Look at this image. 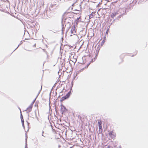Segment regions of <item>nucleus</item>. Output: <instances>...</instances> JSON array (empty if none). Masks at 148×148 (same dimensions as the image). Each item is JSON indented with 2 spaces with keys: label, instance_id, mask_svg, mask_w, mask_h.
<instances>
[{
  "label": "nucleus",
  "instance_id": "f8f14e48",
  "mask_svg": "<svg viewBox=\"0 0 148 148\" xmlns=\"http://www.w3.org/2000/svg\"><path fill=\"white\" fill-rule=\"evenodd\" d=\"M93 15L92 14H91L89 15V18L91 19L93 17Z\"/></svg>",
  "mask_w": 148,
  "mask_h": 148
},
{
  "label": "nucleus",
  "instance_id": "20e7f679",
  "mask_svg": "<svg viewBox=\"0 0 148 148\" xmlns=\"http://www.w3.org/2000/svg\"><path fill=\"white\" fill-rule=\"evenodd\" d=\"M61 112L63 113L64 112H65L67 111V109L62 104L61 105Z\"/></svg>",
  "mask_w": 148,
  "mask_h": 148
},
{
  "label": "nucleus",
  "instance_id": "9d476101",
  "mask_svg": "<svg viewBox=\"0 0 148 148\" xmlns=\"http://www.w3.org/2000/svg\"><path fill=\"white\" fill-rule=\"evenodd\" d=\"M70 95L69 94V93H67L66 95L65 96V97H66L67 99L70 96Z\"/></svg>",
  "mask_w": 148,
  "mask_h": 148
},
{
  "label": "nucleus",
  "instance_id": "c85d7f7f",
  "mask_svg": "<svg viewBox=\"0 0 148 148\" xmlns=\"http://www.w3.org/2000/svg\"><path fill=\"white\" fill-rule=\"evenodd\" d=\"M71 91H69L68 93H69V94H70H70H71Z\"/></svg>",
  "mask_w": 148,
  "mask_h": 148
},
{
  "label": "nucleus",
  "instance_id": "b1692460",
  "mask_svg": "<svg viewBox=\"0 0 148 148\" xmlns=\"http://www.w3.org/2000/svg\"><path fill=\"white\" fill-rule=\"evenodd\" d=\"M21 43H20V44H19V45H18V46L17 47V48H16V49L14 50V51H15V50H16V49H17L18 47L20 45H21Z\"/></svg>",
  "mask_w": 148,
  "mask_h": 148
},
{
  "label": "nucleus",
  "instance_id": "aec40b11",
  "mask_svg": "<svg viewBox=\"0 0 148 148\" xmlns=\"http://www.w3.org/2000/svg\"><path fill=\"white\" fill-rule=\"evenodd\" d=\"M99 130H102V125L99 126Z\"/></svg>",
  "mask_w": 148,
  "mask_h": 148
},
{
  "label": "nucleus",
  "instance_id": "39448f33",
  "mask_svg": "<svg viewBox=\"0 0 148 148\" xmlns=\"http://www.w3.org/2000/svg\"><path fill=\"white\" fill-rule=\"evenodd\" d=\"M115 134L113 131H110L108 134L112 138H114L115 137Z\"/></svg>",
  "mask_w": 148,
  "mask_h": 148
},
{
  "label": "nucleus",
  "instance_id": "4be33fe9",
  "mask_svg": "<svg viewBox=\"0 0 148 148\" xmlns=\"http://www.w3.org/2000/svg\"><path fill=\"white\" fill-rule=\"evenodd\" d=\"M90 63L87 64V65L84 68H87L88 66H89Z\"/></svg>",
  "mask_w": 148,
  "mask_h": 148
},
{
  "label": "nucleus",
  "instance_id": "a211bd4d",
  "mask_svg": "<svg viewBox=\"0 0 148 148\" xmlns=\"http://www.w3.org/2000/svg\"><path fill=\"white\" fill-rule=\"evenodd\" d=\"M22 122V126L23 127V128L24 129H25V126H24V122Z\"/></svg>",
  "mask_w": 148,
  "mask_h": 148
},
{
  "label": "nucleus",
  "instance_id": "58836bf2",
  "mask_svg": "<svg viewBox=\"0 0 148 148\" xmlns=\"http://www.w3.org/2000/svg\"><path fill=\"white\" fill-rule=\"evenodd\" d=\"M60 0V1H61V0Z\"/></svg>",
  "mask_w": 148,
  "mask_h": 148
},
{
  "label": "nucleus",
  "instance_id": "6ab92c4d",
  "mask_svg": "<svg viewBox=\"0 0 148 148\" xmlns=\"http://www.w3.org/2000/svg\"><path fill=\"white\" fill-rule=\"evenodd\" d=\"M102 132V130H99V134H101Z\"/></svg>",
  "mask_w": 148,
  "mask_h": 148
},
{
  "label": "nucleus",
  "instance_id": "1a4fd4ad",
  "mask_svg": "<svg viewBox=\"0 0 148 148\" xmlns=\"http://www.w3.org/2000/svg\"><path fill=\"white\" fill-rule=\"evenodd\" d=\"M67 98L66 97H65V96H64L63 97H62L60 99V101L61 102L63 101L64 100L66 99Z\"/></svg>",
  "mask_w": 148,
  "mask_h": 148
},
{
  "label": "nucleus",
  "instance_id": "a878e982",
  "mask_svg": "<svg viewBox=\"0 0 148 148\" xmlns=\"http://www.w3.org/2000/svg\"><path fill=\"white\" fill-rule=\"evenodd\" d=\"M44 51L45 52V53L47 55H48L47 52V51Z\"/></svg>",
  "mask_w": 148,
  "mask_h": 148
},
{
  "label": "nucleus",
  "instance_id": "5701e85b",
  "mask_svg": "<svg viewBox=\"0 0 148 148\" xmlns=\"http://www.w3.org/2000/svg\"><path fill=\"white\" fill-rule=\"evenodd\" d=\"M108 29L107 30V31H106V34H108Z\"/></svg>",
  "mask_w": 148,
  "mask_h": 148
},
{
  "label": "nucleus",
  "instance_id": "4c0bfd02",
  "mask_svg": "<svg viewBox=\"0 0 148 148\" xmlns=\"http://www.w3.org/2000/svg\"><path fill=\"white\" fill-rule=\"evenodd\" d=\"M66 22V21H64V22Z\"/></svg>",
  "mask_w": 148,
  "mask_h": 148
},
{
  "label": "nucleus",
  "instance_id": "393cba45",
  "mask_svg": "<svg viewBox=\"0 0 148 148\" xmlns=\"http://www.w3.org/2000/svg\"><path fill=\"white\" fill-rule=\"evenodd\" d=\"M84 68H83V69H81V70H80V72H81V71H83V70H84Z\"/></svg>",
  "mask_w": 148,
  "mask_h": 148
},
{
  "label": "nucleus",
  "instance_id": "f257e3e1",
  "mask_svg": "<svg viewBox=\"0 0 148 148\" xmlns=\"http://www.w3.org/2000/svg\"><path fill=\"white\" fill-rule=\"evenodd\" d=\"M125 13V11H124L123 9H119L116 12L112 13L110 15V16L112 18H114L115 17L116 19L119 20V18L122 16Z\"/></svg>",
  "mask_w": 148,
  "mask_h": 148
},
{
  "label": "nucleus",
  "instance_id": "0eeeda50",
  "mask_svg": "<svg viewBox=\"0 0 148 148\" xmlns=\"http://www.w3.org/2000/svg\"><path fill=\"white\" fill-rule=\"evenodd\" d=\"M63 19L62 18V33L63 34L64 33V21Z\"/></svg>",
  "mask_w": 148,
  "mask_h": 148
},
{
  "label": "nucleus",
  "instance_id": "7ed1b4c3",
  "mask_svg": "<svg viewBox=\"0 0 148 148\" xmlns=\"http://www.w3.org/2000/svg\"><path fill=\"white\" fill-rule=\"evenodd\" d=\"M32 105H30L27 108L25 111H27V113L28 114V116H29V112H30L32 110Z\"/></svg>",
  "mask_w": 148,
  "mask_h": 148
},
{
  "label": "nucleus",
  "instance_id": "6e6552de",
  "mask_svg": "<svg viewBox=\"0 0 148 148\" xmlns=\"http://www.w3.org/2000/svg\"><path fill=\"white\" fill-rule=\"evenodd\" d=\"M20 109V112H21V116H20V117H21V122H24V120H23V115H22V113H21V109L20 108H19Z\"/></svg>",
  "mask_w": 148,
  "mask_h": 148
},
{
  "label": "nucleus",
  "instance_id": "ddd939ff",
  "mask_svg": "<svg viewBox=\"0 0 148 148\" xmlns=\"http://www.w3.org/2000/svg\"><path fill=\"white\" fill-rule=\"evenodd\" d=\"M26 138L25 139V140H26V145H25V148H28L27 147V137L26 136Z\"/></svg>",
  "mask_w": 148,
  "mask_h": 148
},
{
  "label": "nucleus",
  "instance_id": "2f4dec72",
  "mask_svg": "<svg viewBox=\"0 0 148 148\" xmlns=\"http://www.w3.org/2000/svg\"><path fill=\"white\" fill-rule=\"evenodd\" d=\"M36 44H35L34 45V46H36Z\"/></svg>",
  "mask_w": 148,
  "mask_h": 148
},
{
  "label": "nucleus",
  "instance_id": "c9c22d12",
  "mask_svg": "<svg viewBox=\"0 0 148 148\" xmlns=\"http://www.w3.org/2000/svg\"><path fill=\"white\" fill-rule=\"evenodd\" d=\"M134 56V55H133L132 56Z\"/></svg>",
  "mask_w": 148,
  "mask_h": 148
},
{
  "label": "nucleus",
  "instance_id": "e433bc0d",
  "mask_svg": "<svg viewBox=\"0 0 148 148\" xmlns=\"http://www.w3.org/2000/svg\"><path fill=\"white\" fill-rule=\"evenodd\" d=\"M136 54H137V52H136V53L135 54V55H136Z\"/></svg>",
  "mask_w": 148,
  "mask_h": 148
},
{
  "label": "nucleus",
  "instance_id": "72a5a7b5",
  "mask_svg": "<svg viewBox=\"0 0 148 148\" xmlns=\"http://www.w3.org/2000/svg\"><path fill=\"white\" fill-rule=\"evenodd\" d=\"M110 147V146H108V148H109Z\"/></svg>",
  "mask_w": 148,
  "mask_h": 148
},
{
  "label": "nucleus",
  "instance_id": "f3484780",
  "mask_svg": "<svg viewBox=\"0 0 148 148\" xmlns=\"http://www.w3.org/2000/svg\"><path fill=\"white\" fill-rule=\"evenodd\" d=\"M36 98L34 99V100L33 101V102H32V103L31 104V105H32H32H33V104L34 103L36 100Z\"/></svg>",
  "mask_w": 148,
  "mask_h": 148
},
{
  "label": "nucleus",
  "instance_id": "f704fd0d",
  "mask_svg": "<svg viewBox=\"0 0 148 148\" xmlns=\"http://www.w3.org/2000/svg\"><path fill=\"white\" fill-rule=\"evenodd\" d=\"M65 14V13H64V14H63V15H64V14Z\"/></svg>",
  "mask_w": 148,
  "mask_h": 148
},
{
  "label": "nucleus",
  "instance_id": "cd10ccee",
  "mask_svg": "<svg viewBox=\"0 0 148 148\" xmlns=\"http://www.w3.org/2000/svg\"><path fill=\"white\" fill-rule=\"evenodd\" d=\"M44 131L42 130V134H43L44 133Z\"/></svg>",
  "mask_w": 148,
  "mask_h": 148
},
{
  "label": "nucleus",
  "instance_id": "423d86ee",
  "mask_svg": "<svg viewBox=\"0 0 148 148\" xmlns=\"http://www.w3.org/2000/svg\"><path fill=\"white\" fill-rule=\"evenodd\" d=\"M71 34H75L76 33L75 25H74L72 26L71 30Z\"/></svg>",
  "mask_w": 148,
  "mask_h": 148
},
{
  "label": "nucleus",
  "instance_id": "412c9836",
  "mask_svg": "<svg viewBox=\"0 0 148 148\" xmlns=\"http://www.w3.org/2000/svg\"><path fill=\"white\" fill-rule=\"evenodd\" d=\"M42 89V86H41V88H40V91H39V92H38V95L39 94V93H40V92L41 90Z\"/></svg>",
  "mask_w": 148,
  "mask_h": 148
},
{
  "label": "nucleus",
  "instance_id": "7c9ffc66",
  "mask_svg": "<svg viewBox=\"0 0 148 148\" xmlns=\"http://www.w3.org/2000/svg\"><path fill=\"white\" fill-rule=\"evenodd\" d=\"M67 23H69L70 25V23L69 22H67Z\"/></svg>",
  "mask_w": 148,
  "mask_h": 148
},
{
  "label": "nucleus",
  "instance_id": "9b49d317",
  "mask_svg": "<svg viewBox=\"0 0 148 148\" xmlns=\"http://www.w3.org/2000/svg\"><path fill=\"white\" fill-rule=\"evenodd\" d=\"M70 95L69 94V93H67L66 95L65 96V97H66L67 99L70 96Z\"/></svg>",
  "mask_w": 148,
  "mask_h": 148
},
{
  "label": "nucleus",
  "instance_id": "c756f323",
  "mask_svg": "<svg viewBox=\"0 0 148 148\" xmlns=\"http://www.w3.org/2000/svg\"><path fill=\"white\" fill-rule=\"evenodd\" d=\"M27 123L28 125H29V123H28L27 121Z\"/></svg>",
  "mask_w": 148,
  "mask_h": 148
},
{
  "label": "nucleus",
  "instance_id": "2eb2a0df",
  "mask_svg": "<svg viewBox=\"0 0 148 148\" xmlns=\"http://www.w3.org/2000/svg\"><path fill=\"white\" fill-rule=\"evenodd\" d=\"M105 42V40H103L101 42V45H103L104 43V42Z\"/></svg>",
  "mask_w": 148,
  "mask_h": 148
},
{
  "label": "nucleus",
  "instance_id": "4468645a",
  "mask_svg": "<svg viewBox=\"0 0 148 148\" xmlns=\"http://www.w3.org/2000/svg\"><path fill=\"white\" fill-rule=\"evenodd\" d=\"M80 18V17H79V18H77V20H76L75 21V22H76V23L77 24V23H78V22H79V18Z\"/></svg>",
  "mask_w": 148,
  "mask_h": 148
},
{
  "label": "nucleus",
  "instance_id": "f03ea898",
  "mask_svg": "<svg viewBox=\"0 0 148 148\" xmlns=\"http://www.w3.org/2000/svg\"><path fill=\"white\" fill-rule=\"evenodd\" d=\"M56 5H52L51 6V7L49 8V10H47L46 12H45V14L47 15L48 17L51 16L52 14L53 13V11L52 10L53 9H54L55 8V6Z\"/></svg>",
  "mask_w": 148,
  "mask_h": 148
},
{
  "label": "nucleus",
  "instance_id": "dca6fc26",
  "mask_svg": "<svg viewBox=\"0 0 148 148\" xmlns=\"http://www.w3.org/2000/svg\"><path fill=\"white\" fill-rule=\"evenodd\" d=\"M102 124V123L101 121H99L98 122V124H99V126L101 125Z\"/></svg>",
  "mask_w": 148,
  "mask_h": 148
},
{
  "label": "nucleus",
  "instance_id": "bb28decb",
  "mask_svg": "<svg viewBox=\"0 0 148 148\" xmlns=\"http://www.w3.org/2000/svg\"><path fill=\"white\" fill-rule=\"evenodd\" d=\"M42 136H43V137H45V136H44V135L43 134H42Z\"/></svg>",
  "mask_w": 148,
  "mask_h": 148
},
{
  "label": "nucleus",
  "instance_id": "473e14b6",
  "mask_svg": "<svg viewBox=\"0 0 148 148\" xmlns=\"http://www.w3.org/2000/svg\"><path fill=\"white\" fill-rule=\"evenodd\" d=\"M84 57H83V58H82V59H83V58H84Z\"/></svg>",
  "mask_w": 148,
  "mask_h": 148
}]
</instances>
